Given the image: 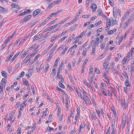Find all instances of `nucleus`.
I'll return each mask as SVG.
<instances>
[{"mask_svg":"<svg viewBox=\"0 0 134 134\" xmlns=\"http://www.w3.org/2000/svg\"><path fill=\"white\" fill-rule=\"evenodd\" d=\"M131 55L130 54V53L129 52L127 53L125 57H124L122 59V64H124L126 63H128V61L130 59V57Z\"/></svg>","mask_w":134,"mask_h":134,"instance_id":"obj_1","label":"nucleus"},{"mask_svg":"<svg viewBox=\"0 0 134 134\" xmlns=\"http://www.w3.org/2000/svg\"><path fill=\"white\" fill-rule=\"evenodd\" d=\"M116 121L113 120L111 124V134H114L116 131V128L115 127V124ZM115 134H116V133Z\"/></svg>","mask_w":134,"mask_h":134,"instance_id":"obj_2","label":"nucleus"},{"mask_svg":"<svg viewBox=\"0 0 134 134\" xmlns=\"http://www.w3.org/2000/svg\"><path fill=\"white\" fill-rule=\"evenodd\" d=\"M133 11L132 9H131L127 11V12H126L124 14V15L122 18V20L124 21L125 20L128 16L130 14V13H131Z\"/></svg>","mask_w":134,"mask_h":134,"instance_id":"obj_3","label":"nucleus"},{"mask_svg":"<svg viewBox=\"0 0 134 134\" xmlns=\"http://www.w3.org/2000/svg\"><path fill=\"white\" fill-rule=\"evenodd\" d=\"M127 115L126 114H124L122 116V128H124L125 123L126 121Z\"/></svg>","mask_w":134,"mask_h":134,"instance_id":"obj_4","label":"nucleus"},{"mask_svg":"<svg viewBox=\"0 0 134 134\" xmlns=\"http://www.w3.org/2000/svg\"><path fill=\"white\" fill-rule=\"evenodd\" d=\"M90 114L91 115V118L92 120H95L98 119L95 113L93 111H91L90 112Z\"/></svg>","mask_w":134,"mask_h":134,"instance_id":"obj_5","label":"nucleus"},{"mask_svg":"<svg viewBox=\"0 0 134 134\" xmlns=\"http://www.w3.org/2000/svg\"><path fill=\"white\" fill-rule=\"evenodd\" d=\"M39 47V45H37L36 44H34L31 47L30 49H34L33 50L34 51H35L36 50H38V48Z\"/></svg>","mask_w":134,"mask_h":134,"instance_id":"obj_6","label":"nucleus"},{"mask_svg":"<svg viewBox=\"0 0 134 134\" xmlns=\"http://www.w3.org/2000/svg\"><path fill=\"white\" fill-rule=\"evenodd\" d=\"M38 51V50H36L31 54L30 55H28L27 56V58L29 59H30V58L32 57H34L35 54L37 53Z\"/></svg>","mask_w":134,"mask_h":134,"instance_id":"obj_7","label":"nucleus"},{"mask_svg":"<svg viewBox=\"0 0 134 134\" xmlns=\"http://www.w3.org/2000/svg\"><path fill=\"white\" fill-rule=\"evenodd\" d=\"M30 59L27 58V56L26 58L24 60L23 64L25 63V65L27 66L30 63Z\"/></svg>","mask_w":134,"mask_h":134,"instance_id":"obj_8","label":"nucleus"},{"mask_svg":"<svg viewBox=\"0 0 134 134\" xmlns=\"http://www.w3.org/2000/svg\"><path fill=\"white\" fill-rule=\"evenodd\" d=\"M41 9H37L35 10L33 12V14L34 16H36L39 13L41 12Z\"/></svg>","mask_w":134,"mask_h":134,"instance_id":"obj_9","label":"nucleus"},{"mask_svg":"<svg viewBox=\"0 0 134 134\" xmlns=\"http://www.w3.org/2000/svg\"><path fill=\"white\" fill-rule=\"evenodd\" d=\"M11 6L13 8H15L18 9H19L20 8L19 6L18 5L15 3L12 4Z\"/></svg>","mask_w":134,"mask_h":134,"instance_id":"obj_10","label":"nucleus"},{"mask_svg":"<svg viewBox=\"0 0 134 134\" xmlns=\"http://www.w3.org/2000/svg\"><path fill=\"white\" fill-rule=\"evenodd\" d=\"M49 67V64H46L45 66V68L43 70V72L44 73H46L48 70Z\"/></svg>","mask_w":134,"mask_h":134,"instance_id":"obj_11","label":"nucleus"},{"mask_svg":"<svg viewBox=\"0 0 134 134\" xmlns=\"http://www.w3.org/2000/svg\"><path fill=\"white\" fill-rule=\"evenodd\" d=\"M95 46H93L92 50L90 52V54L91 55H94L95 54Z\"/></svg>","mask_w":134,"mask_h":134,"instance_id":"obj_12","label":"nucleus"},{"mask_svg":"<svg viewBox=\"0 0 134 134\" xmlns=\"http://www.w3.org/2000/svg\"><path fill=\"white\" fill-rule=\"evenodd\" d=\"M90 8L93 9V11H94L97 8V6L95 4H93L91 6Z\"/></svg>","mask_w":134,"mask_h":134,"instance_id":"obj_13","label":"nucleus"},{"mask_svg":"<svg viewBox=\"0 0 134 134\" xmlns=\"http://www.w3.org/2000/svg\"><path fill=\"white\" fill-rule=\"evenodd\" d=\"M31 15H29L25 17L23 19V21H27L28 20L31 18Z\"/></svg>","mask_w":134,"mask_h":134,"instance_id":"obj_14","label":"nucleus"},{"mask_svg":"<svg viewBox=\"0 0 134 134\" xmlns=\"http://www.w3.org/2000/svg\"><path fill=\"white\" fill-rule=\"evenodd\" d=\"M22 80L24 84L26 86L28 85L29 84V82L27 80L24 78Z\"/></svg>","mask_w":134,"mask_h":134,"instance_id":"obj_15","label":"nucleus"},{"mask_svg":"<svg viewBox=\"0 0 134 134\" xmlns=\"http://www.w3.org/2000/svg\"><path fill=\"white\" fill-rule=\"evenodd\" d=\"M97 15L98 16H100L102 15V10L100 9H98L97 11Z\"/></svg>","mask_w":134,"mask_h":134,"instance_id":"obj_16","label":"nucleus"},{"mask_svg":"<svg viewBox=\"0 0 134 134\" xmlns=\"http://www.w3.org/2000/svg\"><path fill=\"white\" fill-rule=\"evenodd\" d=\"M85 126V125L84 124H81L79 128L78 129V131L80 132L82 129L84 128Z\"/></svg>","mask_w":134,"mask_h":134,"instance_id":"obj_17","label":"nucleus"},{"mask_svg":"<svg viewBox=\"0 0 134 134\" xmlns=\"http://www.w3.org/2000/svg\"><path fill=\"white\" fill-rule=\"evenodd\" d=\"M15 32H14L12 34L10 37H9L8 38H7L5 42H8V41H10L9 40L13 37L15 35Z\"/></svg>","mask_w":134,"mask_h":134,"instance_id":"obj_18","label":"nucleus"},{"mask_svg":"<svg viewBox=\"0 0 134 134\" xmlns=\"http://www.w3.org/2000/svg\"><path fill=\"white\" fill-rule=\"evenodd\" d=\"M125 38V36L123 35L121 36L119 38V42H121L122 41H124Z\"/></svg>","mask_w":134,"mask_h":134,"instance_id":"obj_19","label":"nucleus"},{"mask_svg":"<svg viewBox=\"0 0 134 134\" xmlns=\"http://www.w3.org/2000/svg\"><path fill=\"white\" fill-rule=\"evenodd\" d=\"M87 30H84L81 32L79 36H78V37H80V38H82L83 36L85 35V34L86 33Z\"/></svg>","mask_w":134,"mask_h":134,"instance_id":"obj_20","label":"nucleus"},{"mask_svg":"<svg viewBox=\"0 0 134 134\" xmlns=\"http://www.w3.org/2000/svg\"><path fill=\"white\" fill-rule=\"evenodd\" d=\"M1 74L5 78H6L7 77V73L5 71H3L1 72Z\"/></svg>","mask_w":134,"mask_h":134,"instance_id":"obj_21","label":"nucleus"},{"mask_svg":"<svg viewBox=\"0 0 134 134\" xmlns=\"http://www.w3.org/2000/svg\"><path fill=\"white\" fill-rule=\"evenodd\" d=\"M40 56V54H38L34 58V59L32 60V62H34L36 59H38L39 57Z\"/></svg>","mask_w":134,"mask_h":134,"instance_id":"obj_22","label":"nucleus"},{"mask_svg":"<svg viewBox=\"0 0 134 134\" xmlns=\"http://www.w3.org/2000/svg\"><path fill=\"white\" fill-rule=\"evenodd\" d=\"M134 17V14L133 13H132V14L130 15V16L129 17V19L128 20L132 21Z\"/></svg>","mask_w":134,"mask_h":134,"instance_id":"obj_23","label":"nucleus"},{"mask_svg":"<svg viewBox=\"0 0 134 134\" xmlns=\"http://www.w3.org/2000/svg\"><path fill=\"white\" fill-rule=\"evenodd\" d=\"M125 85L127 87H129L130 86V84L129 83V81L128 80V79H126L124 83Z\"/></svg>","mask_w":134,"mask_h":134,"instance_id":"obj_24","label":"nucleus"},{"mask_svg":"<svg viewBox=\"0 0 134 134\" xmlns=\"http://www.w3.org/2000/svg\"><path fill=\"white\" fill-rule=\"evenodd\" d=\"M110 90L114 94V96L115 97L116 96V94L115 92V90L114 89V88L113 87H110Z\"/></svg>","mask_w":134,"mask_h":134,"instance_id":"obj_25","label":"nucleus"},{"mask_svg":"<svg viewBox=\"0 0 134 134\" xmlns=\"http://www.w3.org/2000/svg\"><path fill=\"white\" fill-rule=\"evenodd\" d=\"M26 105L24 103H22L20 104V106H21L20 108V110H22L23 108L24 107H25L26 106Z\"/></svg>","mask_w":134,"mask_h":134,"instance_id":"obj_26","label":"nucleus"},{"mask_svg":"<svg viewBox=\"0 0 134 134\" xmlns=\"http://www.w3.org/2000/svg\"><path fill=\"white\" fill-rule=\"evenodd\" d=\"M52 32H52L51 33L50 32H48L47 33L45 34H44V37L45 38H46L48 37L49 36L51 35V34Z\"/></svg>","mask_w":134,"mask_h":134,"instance_id":"obj_27","label":"nucleus"},{"mask_svg":"<svg viewBox=\"0 0 134 134\" xmlns=\"http://www.w3.org/2000/svg\"><path fill=\"white\" fill-rule=\"evenodd\" d=\"M130 124V121L129 120H127V125L126 127L127 128V130L128 131H129Z\"/></svg>","mask_w":134,"mask_h":134,"instance_id":"obj_28","label":"nucleus"},{"mask_svg":"<svg viewBox=\"0 0 134 134\" xmlns=\"http://www.w3.org/2000/svg\"><path fill=\"white\" fill-rule=\"evenodd\" d=\"M122 105L124 108H125L126 107V102L125 101V99H124L123 102H122Z\"/></svg>","mask_w":134,"mask_h":134,"instance_id":"obj_29","label":"nucleus"},{"mask_svg":"<svg viewBox=\"0 0 134 134\" xmlns=\"http://www.w3.org/2000/svg\"><path fill=\"white\" fill-rule=\"evenodd\" d=\"M36 68L37 72H39L40 70H41L42 69V68H41L40 66L39 65H37L36 67Z\"/></svg>","mask_w":134,"mask_h":134,"instance_id":"obj_30","label":"nucleus"},{"mask_svg":"<svg viewBox=\"0 0 134 134\" xmlns=\"http://www.w3.org/2000/svg\"><path fill=\"white\" fill-rule=\"evenodd\" d=\"M134 37V32H133L131 36L130 40V42H132L133 41V38Z\"/></svg>","mask_w":134,"mask_h":134,"instance_id":"obj_31","label":"nucleus"},{"mask_svg":"<svg viewBox=\"0 0 134 134\" xmlns=\"http://www.w3.org/2000/svg\"><path fill=\"white\" fill-rule=\"evenodd\" d=\"M131 22V21L128 19L127 21L125 22V24H124V26H126Z\"/></svg>","mask_w":134,"mask_h":134,"instance_id":"obj_32","label":"nucleus"},{"mask_svg":"<svg viewBox=\"0 0 134 134\" xmlns=\"http://www.w3.org/2000/svg\"><path fill=\"white\" fill-rule=\"evenodd\" d=\"M60 60V58L59 57L58 58L55 60V63L54 65L57 66V65L58 63V61Z\"/></svg>","mask_w":134,"mask_h":134,"instance_id":"obj_33","label":"nucleus"},{"mask_svg":"<svg viewBox=\"0 0 134 134\" xmlns=\"http://www.w3.org/2000/svg\"><path fill=\"white\" fill-rule=\"evenodd\" d=\"M19 52H17L13 57L12 59V61H13L16 58L17 56L19 55Z\"/></svg>","mask_w":134,"mask_h":134,"instance_id":"obj_34","label":"nucleus"},{"mask_svg":"<svg viewBox=\"0 0 134 134\" xmlns=\"http://www.w3.org/2000/svg\"><path fill=\"white\" fill-rule=\"evenodd\" d=\"M14 114H10L9 116L8 117L7 119V120H11V119L13 117Z\"/></svg>","mask_w":134,"mask_h":134,"instance_id":"obj_35","label":"nucleus"},{"mask_svg":"<svg viewBox=\"0 0 134 134\" xmlns=\"http://www.w3.org/2000/svg\"><path fill=\"white\" fill-rule=\"evenodd\" d=\"M81 92H82V94L83 95V96H86V92L83 89H82L80 90Z\"/></svg>","mask_w":134,"mask_h":134,"instance_id":"obj_36","label":"nucleus"},{"mask_svg":"<svg viewBox=\"0 0 134 134\" xmlns=\"http://www.w3.org/2000/svg\"><path fill=\"white\" fill-rule=\"evenodd\" d=\"M20 63H18V64H17L16 65L14 69V70L15 71L20 66Z\"/></svg>","mask_w":134,"mask_h":134,"instance_id":"obj_37","label":"nucleus"},{"mask_svg":"<svg viewBox=\"0 0 134 134\" xmlns=\"http://www.w3.org/2000/svg\"><path fill=\"white\" fill-rule=\"evenodd\" d=\"M38 36V35H36L34 36V39L33 40V41H35L37 40H38L40 39V38Z\"/></svg>","mask_w":134,"mask_h":134,"instance_id":"obj_38","label":"nucleus"},{"mask_svg":"<svg viewBox=\"0 0 134 134\" xmlns=\"http://www.w3.org/2000/svg\"><path fill=\"white\" fill-rule=\"evenodd\" d=\"M96 112L97 114L98 115V117L100 118V112L99 110L98 109H96Z\"/></svg>","mask_w":134,"mask_h":134,"instance_id":"obj_39","label":"nucleus"},{"mask_svg":"<svg viewBox=\"0 0 134 134\" xmlns=\"http://www.w3.org/2000/svg\"><path fill=\"white\" fill-rule=\"evenodd\" d=\"M79 116L77 115H75V121L74 122V124H76V122H77V121L78 120V117H79Z\"/></svg>","mask_w":134,"mask_h":134,"instance_id":"obj_40","label":"nucleus"},{"mask_svg":"<svg viewBox=\"0 0 134 134\" xmlns=\"http://www.w3.org/2000/svg\"><path fill=\"white\" fill-rule=\"evenodd\" d=\"M104 53H102L101 55H99L97 57V59L98 60L101 59L102 58V57L104 55Z\"/></svg>","mask_w":134,"mask_h":134,"instance_id":"obj_41","label":"nucleus"},{"mask_svg":"<svg viewBox=\"0 0 134 134\" xmlns=\"http://www.w3.org/2000/svg\"><path fill=\"white\" fill-rule=\"evenodd\" d=\"M54 5V4L53 2L50 3L49 4L48 8H52L53 6Z\"/></svg>","mask_w":134,"mask_h":134,"instance_id":"obj_42","label":"nucleus"},{"mask_svg":"<svg viewBox=\"0 0 134 134\" xmlns=\"http://www.w3.org/2000/svg\"><path fill=\"white\" fill-rule=\"evenodd\" d=\"M62 83H63L62 82H59V86H60V87H61L62 88H64L65 87V86H64V85L62 84Z\"/></svg>","mask_w":134,"mask_h":134,"instance_id":"obj_43","label":"nucleus"},{"mask_svg":"<svg viewBox=\"0 0 134 134\" xmlns=\"http://www.w3.org/2000/svg\"><path fill=\"white\" fill-rule=\"evenodd\" d=\"M63 63L62 62L60 64V66L59 68L58 69L59 70H62L63 69Z\"/></svg>","mask_w":134,"mask_h":134,"instance_id":"obj_44","label":"nucleus"},{"mask_svg":"<svg viewBox=\"0 0 134 134\" xmlns=\"http://www.w3.org/2000/svg\"><path fill=\"white\" fill-rule=\"evenodd\" d=\"M2 82L3 83V84H4V85H5L6 83V80L5 79V78H3L2 80Z\"/></svg>","mask_w":134,"mask_h":134,"instance_id":"obj_45","label":"nucleus"},{"mask_svg":"<svg viewBox=\"0 0 134 134\" xmlns=\"http://www.w3.org/2000/svg\"><path fill=\"white\" fill-rule=\"evenodd\" d=\"M87 49H84L83 51V52L82 53V55L84 56H85L86 55V54L87 53Z\"/></svg>","mask_w":134,"mask_h":134,"instance_id":"obj_46","label":"nucleus"},{"mask_svg":"<svg viewBox=\"0 0 134 134\" xmlns=\"http://www.w3.org/2000/svg\"><path fill=\"white\" fill-rule=\"evenodd\" d=\"M123 75L125 78H126V79H128V76L127 74L125 71H124L123 72Z\"/></svg>","mask_w":134,"mask_h":134,"instance_id":"obj_47","label":"nucleus"},{"mask_svg":"<svg viewBox=\"0 0 134 134\" xmlns=\"http://www.w3.org/2000/svg\"><path fill=\"white\" fill-rule=\"evenodd\" d=\"M108 71L106 70L103 73V76L104 77H105L106 76H107V74H108Z\"/></svg>","mask_w":134,"mask_h":134,"instance_id":"obj_48","label":"nucleus"},{"mask_svg":"<svg viewBox=\"0 0 134 134\" xmlns=\"http://www.w3.org/2000/svg\"><path fill=\"white\" fill-rule=\"evenodd\" d=\"M88 75L89 77H91V78H93L94 77V75L93 72H88Z\"/></svg>","mask_w":134,"mask_h":134,"instance_id":"obj_49","label":"nucleus"},{"mask_svg":"<svg viewBox=\"0 0 134 134\" xmlns=\"http://www.w3.org/2000/svg\"><path fill=\"white\" fill-rule=\"evenodd\" d=\"M94 71L97 74H99L100 72V70L96 68H94Z\"/></svg>","mask_w":134,"mask_h":134,"instance_id":"obj_50","label":"nucleus"},{"mask_svg":"<svg viewBox=\"0 0 134 134\" xmlns=\"http://www.w3.org/2000/svg\"><path fill=\"white\" fill-rule=\"evenodd\" d=\"M17 83L16 82H14L13 83L12 85L11 86V88H14V86H16V85L17 84Z\"/></svg>","mask_w":134,"mask_h":134,"instance_id":"obj_51","label":"nucleus"},{"mask_svg":"<svg viewBox=\"0 0 134 134\" xmlns=\"http://www.w3.org/2000/svg\"><path fill=\"white\" fill-rule=\"evenodd\" d=\"M57 14V13L56 12L55 13H52L51 14H50V17L49 18L50 19L53 16H55Z\"/></svg>","mask_w":134,"mask_h":134,"instance_id":"obj_52","label":"nucleus"},{"mask_svg":"<svg viewBox=\"0 0 134 134\" xmlns=\"http://www.w3.org/2000/svg\"><path fill=\"white\" fill-rule=\"evenodd\" d=\"M75 35L74 34H73L69 38L68 41H71L72 39H73V38L74 37Z\"/></svg>","mask_w":134,"mask_h":134,"instance_id":"obj_53","label":"nucleus"},{"mask_svg":"<svg viewBox=\"0 0 134 134\" xmlns=\"http://www.w3.org/2000/svg\"><path fill=\"white\" fill-rule=\"evenodd\" d=\"M111 19V22H113V23H111L113 25H114V24L115 25H116L117 24V22L116 21L114 20L113 19Z\"/></svg>","mask_w":134,"mask_h":134,"instance_id":"obj_54","label":"nucleus"},{"mask_svg":"<svg viewBox=\"0 0 134 134\" xmlns=\"http://www.w3.org/2000/svg\"><path fill=\"white\" fill-rule=\"evenodd\" d=\"M3 84L0 85V93H1L3 91Z\"/></svg>","mask_w":134,"mask_h":134,"instance_id":"obj_55","label":"nucleus"},{"mask_svg":"<svg viewBox=\"0 0 134 134\" xmlns=\"http://www.w3.org/2000/svg\"><path fill=\"white\" fill-rule=\"evenodd\" d=\"M7 44V42H4L2 45L1 49H3L5 47Z\"/></svg>","mask_w":134,"mask_h":134,"instance_id":"obj_56","label":"nucleus"},{"mask_svg":"<svg viewBox=\"0 0 134 134\" xmlns=\"http://www.w3.org/2000/svg\"><path fill=\"white\" fill-rule=\"evenodd\" d=\"M114 73H115L116 74H118L120 75V73L119 71L117 70L114 69Z\"/></svg>","mask_w":134,"mask_h":134,"instance_id":"obj_57","label":"nucleus"},{"mask_svg":"<svg viewBox=\"0 0 134 134\" xmlns=\"http://www.w3.org/2000/svg\"><path fill=\"white\" fill-rule=\"evenodd\" d=\"M57 45H56L55 47H53L51 50V52L53 53L54 50L56 49L57 47Z\"/></svg>","mask_w":134,"mask_h":134,"instance_id":"obj_58","label":"nucleus"},{"mask_svg":"<svg viewBox=\"0 0 134 134\" xmlns=\"http://www.w3.org/2000/svg\"><path fill=\"white\" fill-rule=\"evenodd\" d=\"M111 6H113L114 5V3L113 0H108Z\"/></svg>","mask_w":134,"mask_h":134,"instance_id":"obj_59","label":"nucleus"},{"mask_svg":"<svg viewBox=\"0 0 134 134\" xmlns=\"http://www.w3.org/2000/svg\"><path fill=\"white\" fill-rule=\"evenodd\" d=\"M110 127H108L107 129V130L105 134H110Z\"/></svg>","mask_w":134,"mask_h":134,"instance_id":"obj_60","label":"nucleus"},{"mask_svg":"<svg viewBox=\"0 0 134 134\" xmlns=\"http://www.w3.org/2000/svg\"><path fill=\"white\" fill-rule=\"evenodd\" d=\"M56 89L58 91H60L61 92H63V93L64 92V91L62 90V89H61V88H59V87H56Z\"/></svg>","mask_w":134,"mask_h":134,"instance_id":"obj_61","label":"nucleus"},{"mask_svg":"<svg viewBox=\"0 0 134 134\" xmlns=\"http://www.w3.org/2000/svg\"><path fill=\"white\" fill-rule=\"evenodd\" d=\"M17 133H18V134H20L22 132L21 131V128L20 127H18L17 130Z\"/></svg>","mask_w":134,"mask_h":134,"instance_id":"obj_62","label":"nucleus"},{"mask_svg":"<svg viewBox=\"0 0 134 134\" xmlns=\"http://www.w3.org/2000/svg\"><path fill=\"white\" fill-rule=\"evenodd\" d=\"M101 23V21H99L98 22H97V23H95L94 25V26H97L99 25L100 23Z\"/></svg>","mask_w":134,"mask_h":134,"instance_id":"obj_63","label":"nucleus"},{"mask_svg":"<svg viewBox=\"0 0 134 134\" xmlns=\"http://www.w3.org/2000/svg\"><path fill=\"white\" fill-rule=\"evenodd\" d=\"M34 130L35 129H33L31 131H29L27 132V134H31V133H33Z\"/></svg>","mask_w":134,"mask_h":134,"instance_id":"obj_64","label":"nucleus"}]
</instances>
